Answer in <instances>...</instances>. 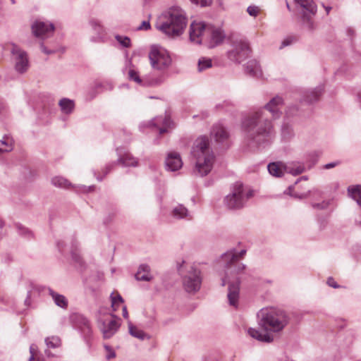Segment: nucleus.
<instances>
[{
	"label": "nucleus",
	"instance_id": "f257e3e1",
	"mask_svg": "<svg viewBox=\"0 0 361 361\" xmlns=\"http://www.w3.org/2000/svg\"><path fill=\"white\" fill-rule=\"evenodd\" d=\"M244 140L251 149L269 145L275 135L274 125L263 109L250 113L242 121Z\"/></svg>",
	"mask_w": 361,
	"mask_h": 361
},
{
	"label": "nucleus",
	"instance_id": "f03ea898",
	"mask_svg": "<svg viewBox=\"0 0 361 361\" xmlns=\"http://www.w3.org/2000/svg\"><path fill=\"white\" fill-rule=\"evenodd\" d=\"M258 325L265 332L255 328H249L248 334L253 338L264 343H270L274 336L270 334L281 331L288 323L286 312L276 308H264L257 313Z\"/></svg>",
	"mask_w": 361,
	"mask_h": 361
},
{
	"label": "nucleus",
	"instance_id": "7ed1b4c3",
	"mask_svg": "<svg viewBox=\"0 0 361 361\" xmlns=\"http://www.w3.org/2000/svg\"><path fill=\"white\" fill-rule=\"evenodd\" d=\"M191 155L195 159L192 173L195 176L203 177L210 173L215 161V155L210 146L207 136H199L193 142Z\"/></svg>",
	"mask_w": 361,
	"mask_h": 361
},
{
	"label": "nucleus",
	"instance_id": "20e7f679",
	"mask_svg": "<svg viewBox=\"0 0 361 361\" xmlns=\"http://www.w3.org/2000/svg\"><path fill=\"white\" fill-rule=\"evenodd\" d=\"M187 23L185 11L180 7L174 6L164 14L157 27L166 35L174 38L183 33Z\"/></svg>",
	"mask_w": 361,
	"mask_h": 361
},
{
	"label": "nucleus",
	"instance_id": "39448f33",
	"mask_svg": "<svg viewBox=\"0 0 361 361\" xmlns=\"http://www.w3.org/2000/svg\"><path fill=\"white\" fill-rule=\"evenodd\" d=\"M226 264V278L222 280V286H225L226 283L228 285V299L229 305L236 307L238 306V302L239 298L240 291V279L238 278L235 279L233 281H231L230 275L239 274L245 268V265L243 263L236 261L235 262H230L229 260L223 261Z\"/></svg>",
	"mask_w": 361,
	"mask_h": 361
},
{
	"label": "nucleus",
	"instance_id": "423d86ee",
	"mask_svg": "<svg viewBox=\"0 0 361 361\" xmlns=\"http://www.w3.org/2000/svg\"><path fill=\"white\" fill-rule=\"evenodd\" d=\"M252 196V190L245 189L242 183H236L233 186L231 192L226 196L224 203L228 209H240Z\"/></svg>",
	"mask_w": 361,
	"mask_h": 361
},
{
	"label": "nucleus",
	"instance_id": "0eeeda50",
	"mask_svg": "<svg viewBox=\"0 0 361 361\" xmlns=\"http://www.w3.org/2000/svg\"><path fill=\"white\" fill-rule=\"evenodd\" d=\"M149 59L152 67L158 71L168 69L172 63L168 51L162 48L152 47L149 53Z\"/></svg>",
	"mask_w": 361,
	"mask_h": 361
},
{
	"label": "nucleus",
	"instance_id": "6e6552de",
	"mask_svg": "<svg viewBox=\"0 0 361 361\" xmlns=\"http://www.w3.org/2000/svg\"><path fill=\"white\" fill-rule=\"evenodd\" d=\"M202 282L201 271L191 267L187 273L182 277L183 287L188 293H195L200 290Z\"/></svg>",
	"mask_w": 361,
	"mask_h": 361
},
{
	"label": "nucleus",
	"instance_id": "1a4fd4ad",
	"mask_svg": "<svg viewBox=\"0 0 361 361\" xmlns=\"http://www.w3.org/2000/svg\"><path fill=\"white\" fill-rule=\"evenodd\" d=\"M250 54V48L247 42L239 39L232 42V49L228 51L227 56L231 61L240 63L245 60Z\"/></svg>",
	"mask_w": 361,
	"mask_h": 361
},
{
	"label": "nucleus",
	"instance_id": "9d476101",
	"mask_svg": "<svg viewBox=\"0 0 361 361\" xmlns=\"http://www.w3.org/2000/svg\"><path fill=\"white\" fill-rule=\"evenodd\" d=\"M295 3L302 10V20L306 24L307 28L310 30H314V23L312 17L314 16L317 11V5L313 0H294Z\"/></svg>",
	"mask_w": 361,
	"mask_h": 361
},
{
	"label": "nucleus",
	"instance_id": "9b49d317",
	"mask_svg": "<svg viewBox=\"0 0 361 361\" xmlns=\"http://www.w3.org/2000/svg\"><path fill=\"white\" fill-rule=\"evenodd\" d=\"M117 155L118 157V159L115 162H112L109 164H108L106 166V171L105 175H107L111 169L114 168V165L118 164H121L123 166L125 167H129V166H137L138 165V160L137 158H135L131 153H130L128 151H126V149L123 148H118L116 149Z\"/></svg>",
	"mask_w": 361,
	"mask_h": 361
},
{
	"label": "nucleus",
	"instance_id": "f8f14e48",
	"mask_svg": "<svg viewBox=\"0 0 361 361\" xmlns=\"http://www.w3.org/2000/svg\"><path fill=\"white\" fill-rule=\"evenodd\" d=\"M11 53L13 56L16 71L20 73L26 72L29 67V61L26 51L18 45L13 44Z\"/></svg>",
	"mask_w": 361,
	"mask_h": 361
},
{
	"label": "nucleus",
	"instance_id": "ddd939ff",
	"mask_svg": "<svg viewBox=\"0 0 361 361\" xmlns=\"http://www.w3.org/2000/svg\"><path fill=\"white\" fill-rule=\"evenodd\" d=\"M111 319H99L98 321L103 337L106 339L112 337L120 326V324L117 321L118 318L114 314H111Z\"/></svg>",
	"mask_w": 361,
	"mask_h": 361
},
{
	"label": "nucleus",
	"instance_id": "4468645a",
	"mask_svg": "<svg viewBox=\"0 0 361 361\" xmlns=\"http://www.w3.org/2000/svg\"><path fill=\"white\" fill-rule=\"evenodd\" d=\"M73 326L78 329L85 338L92 335V330L90 321L82 314L74 313L71 316Z\"/></svg>",
	"mask_w": 361,
	"mask_h": 361
},
{
	"label": "nucleus",
	"instance_id": "2eb2a0df",
	"mask_svg": "<svg viewBox=\"0 0 361 361\" xmlns=\"http://www.w3.org/2000/svg\"><path fill=\"white\" fill-rule=\"evenodd\" d=\"M209 26L202 22L192 23L189 30L190 41L196 44H201L204 37L207 38Z\"/></svg>",
	"mask_w": 361,
	"mask_h": 361
},
{
	"label": "nucleus",
	"instance_id": "dca6fc26",
	"mask_svg": "<svg viewBox=\"0 0 361 361\" xmlns=\"http://www.w3.org/2000/svg\"><path fill=\"white\" fill-rule=\"evenodd\" d=\"M54 25L52 23L36 20L32 25V31L33 35L37 37L45 39L53 34Z\"/></svg>",
	"mask_w": 361,
	"mask_h": 361
},
{
	"label": "nucleus",
	"instance_id": "f3484780",
	"mask_svg": "<svg viewBox=\"0 0 361 361\" xmlns=\"http://www.w3.org/2000/svg\"><path fill=\"white\" fill-rule=\"evenodd\" d=\"M211 137L218 144L228 146L229 143V133L221 124L214 125L210 133Z\"/></svg>",
	"mask_w": 361,
	"mask_h": 361
},
{
	"label": "nucleus",
	"instance_id": "a211bd4d",
	"mask_svg": "<svg viewBox=\"0 0 361 361\" xmlns=\"http://www.w3.org/2000/svg\"><path fill=\"white\" fill-rule=\"evenodd\" d=\"M226 37L224 32L220 28L209 25L207 28V39H209V47H214L223 42Z\"/></svg>",
	"mask_w": 361,
	"mask_h": 361
},
{
	"label": "nucleus",
	"instance_id": "6ab92c4d",
	"mask_svg": "<svg viewBox=\"0 0 361 361\" xmlns=\"http://www.w3.org/2000/svg\"><path fill=\"white\" fill-rule=\"evenodd\" d=\"M283 106V99L281 97L276 96L273 97L265 106L264 109L271 113L274 119L281 117L282 114L281 109Z\"/></svg>",
	"mask_w": 361,
	"mask_h": 361
},
{
	"label": "nucleus",
	"instance_id": "aec40b11",
	"mask_svg": "<svg viewBox=\"0 0 361 361\" xmlns=\"http://www.w3.org/2000/svg\"><path fill=\"white\" fill-rule=\"evenodd\" d=\"M165 164L166 170L176 171L182 167L183 161L179 154L171 152L166 159Z\"/></svg>",
	"mask_w": 361,
	"mask_h": 361
},
{
	"label": "nucleus",
	"instance_id": "412c9836",
	"mask_svg": "<svg viewBox=\"0 0 361 361\" xmlns=\"http://www.w3.org/2000/svg\"><path fill=\"white\" fill-rule=\"evenodd\" d=\"M90 25L92 29L96 32L97 36L93 37L92 42H103L105 36V30L101 23L94 18L90 20Z\"/></svg>",
	"mask_w": 361,
	"mask_h": 361
},
{
	"label": "nucleus",
	"instance_id": "4be33fe9",
	"mask_svg": "<svg viewBox=\"0 0 361 361\" xmlns=\"http://www.w3.org/2000/svg\"><path fill=\"white\" fill-rule=\"evenodd\" d=\"M284 171L287 173L293 176H298L305 171V166L303 163L299 161H293L285 164Z\"/></svg>",
	"mask_w": 361,
	"mask_h": 361
},
{
	"label": "nucleus",
	"instance_id": "5701e85b",
	"mask_svg": "<svg viewBox=\"0 0 361 361\" xmlns=\"http://www.w3.org/2000/svg\"><path fill=\"white\" fill-rule=\"evenodd\" d=\"M245 71L247 74L252 77L261 78L262 77V71L256 60L249 61L245 67Z\"/></svg>",
	"mask_w": 361,
	"mask_h": 361
},
{
	"label": "nucleus",
	"instance_id": "b1692460",
	"mask_svg": "<svg viewBox=\"0 0 361 361\" xmlns=\"http://www.w3.org/2000/svg\"><path fill=\"white\" fill-rule=\"evenodd\" d=\"M323 91L322 87H317L314 90L306 91L304 94L302 100L307 104H312L319 100Z\"/></svg>",
	"mask_w": 361,
	"mask_h": 361
},
{
	"label": "nucleus",
	"instance_id": "393cba45",
	"mask_svg": "<svg viewBox=\"0 0 361 361\" xmlns=\"http://www.w3.org/2000/svg\"><path fill=\"white\" fill-rule=\"evenodd\" d=\"M135 279L137 281H149L152 276L150 274V267L147 264H141L137 272L135 274Z\"/></svg>",
	"mask_w": 361,
	"mask_h": 361
},
{
	"label": "nucleus",
	"instance_id": "a878e982",
	"mask_svg": "<svg viewBox=\"0 0 361 361\" xmlns=\"http://www.w3.org/2000/svg\"><path fill=\"white\" fill-rule=\"evenodd\" d=\"M128 78L130 80H133L136 83H137L140 85H142V86L153 85L157 82L156 80H149L147 78H141L139 76L138 73L133 69L129 70Z\"/></svg>",
	"mask_w": 361,
	"mask_h": 361
},
{
	"label": "nucleus",
	"instance_id": "bb28decb",
	"mask_svg": "<svg viewBox=\"0 0 361 361\" xmlns=\"http://www.w3.org/2000/svg\"><path fill=\"white\" fill-rule=\"evenodd\" d=\"M284 165L285 164L282 162H273L267 166V169L271 176L281 177L286 173L284 171Z\"/></svg>",
	"mask_w": 361,
	"mask_h": 361
},
{
	"label": "nucleus",
	"instance_id": "cd10ccee",
	"mask_svg": "<svg viewBox=\"0 0 361 361\" xmlns=\"http://www.w3.org/2000/svg\"><path fill=\"white\" fill-rule=\"evenodd\" d=\"M49 294L52 298L54 303L61 307V308H66L68 306V300L66 298V297L63 295H61L55 291H54L52 289L49 288Z\"/></svg>",
	"mask_w": 361,
	"mask_h": 361
},
{
	"label": "nucleus",
	"instance_id": "c85d7f7f",
	"mask_svg": "<svg viewBox=\"0 0 361 361\" xmlns=\"http://www.w3.org/2000/svg\"><path fill=\"white\" fill-rule=\"evenodd\" d=\"M59 105L61 107V111L66 114H71L75 106L73 101L67 98L61 99L59 102Z\"/></svg>",
	"mask_w": 361,
	"mask_h": 361
},
{
	"label": "nucleus",
	"instance_id": "c756f323",
	"mask_svg": "<svg viewBox=\"0 0 361 361\" xmlns=\"http://www.w3.org/2000/svg\"><path fill=\"white\" fill-rule=\"evenodd\" d=\"M246 252V250H242L240 252H233V251H229V252H226L225 254H224L222 255V260L223 261H227V260H229L230 262H235L236 261H238V259L240 257H242L243 256H244V255L245 254Z\"/></svg>",
	"mask_w": 361,
	"mask_h": 361
},
{
	"label": "nucleus",
	"instance_id": "7c9ffc66",
	"mask_svg": "<svg viewBox=\"0 0 361 361\" xmlns=\"http://www.w3.org/2000/svg\"><path fill=\"white\" fill-rule=\"evenodd\" d=\"M13 140L9 136L4 137L3 140H0V154L3 152H8L13 149Z\"/></svg>",
	"mask_w": 361,
	"mask_h": 361
},
{
	"label": "nucleus",
	"instance_id": "2f4dec72",
	"mask_svg": "<svg viewBox=\"0 0 361 361\" xmlns=\"http://www.w3.org/2000/svg\"><path fill=\"white\" fill-rule=\"evenodd\" d=\"M163 123V127L159 128V134H163L167 131V128H169L171 124V121L169 116H165L164 118L161 117L160 118H156L153 121V125L157 126L159 123Z\"/></svg>",
	"mask_w": 361,
	"mask_h": 361
},
{
	"label": "nucleus",
	"instance_id": "473e14b6",
	"mask_svg": "<svg viewBox=\"0 0 361 361\" xmlns=\"http://www.w3.org/2000/svg\"><path fill=\"white\" fill-rule=\"evenodd\" d=\"M172 215L177 219H183L189 216V212L188 209L183 204H178L173 208Z\"/></svg>",
	"mask_w": 361,
	"mask_h": 361
},
{
	"label": "nucleus",
	"instance_id": "72a5a7b5",
	"mask_svg": "<svg viewBox=\"0 0 361 361\" xmlns=\"http://www.w3.org/2000/svg\"><path fill=\"white\" fill-rule=\"evenodd\" d=\"M349 195L361 206V186L349 187L348 188Z\"/></svg>",
	"mask_w": 361,
	"mask_h": 361
},
{
	"label": "nucleus",
	"instance_id": "f704fd0d",
	"mask_svg": "<svg viewBox=\"0 0 361 361\" xmlns=\"http://www.w3.org/2000/svg\"><path fill=\"white\" fill-rule=\"evenodd\" d=\"M293 190H294V185H290L288 188V189L286 190V194H288L294 197H297V198H299V199H304V198H307L308 197L310 194H311V190L308 189L307 191H304V192H293Z\"/></svg>",
	"mask_w": 361,
	"mask_h": 361
},
{
	"label": "nucleus",
	"instance_id": "c9c22d12",
	"mask_svg": "<svg viewBox=\"0 0 361 361\" xmlns=\"http://www.w3.org/2000/svg\"><path fill=\"white\" fill-rule=\"evenodd\" d=\"M128 327H129V333L133 337L139 338L140 340H144L147 337L146 334L142 330L137 329L136 326H133L131 323H129Z\"/></svg>",
	"mask_w": 361,
	"mask_h": 361
},
{
	"label": "nucleus",
	"instance_id": "e433bc0d",
	"mask_svg": "<svg viewBox=\"0 0 361 361\" xmlns=\"http://www.w3.org/2000/svg\"><path fill=\"white\" fill-rule=\"evenodd\" d=\"M51 183L59 188H67L71 185V183L61 176H56L51 179Z\"/></svg>",
	"mask_w": 361,
	"mask_h": 361
},
{
	"label": "nucleus",
	"instance_id": "4c0bfd02",
	"mask_svg": "<svg viewBox=\"0 0 361 361\" xmlns=\"http://www.w3.org/2000/svg\"><path fill=\"white\" fill-rule=\"evenodd\" d=\"M212 62L210 59L202 57L198 61L197 69L199 72H202L204 70L211 68Z\"/></svg>",
	"mask_w": 361,
	"mask_h": 361
},
{
	"label": "nucleus",
	"instance_id": "58836bf2",
	"mask_svg": "<svg viewBox=\"0 0 361 361\" xmlns=\"http://www.w3.org/2000/svg\"><path fill=\"white\" fill-rule=\"evenodd\" d=\"M111 307L113 308L114 311H116L118 306L123 303L124 300L121 295L118 293H117L116 295H114V293H112L111 294Z\"/></svg>",
	"mask_w": 361,
	"mask_h": 361
},
{
	"label": "nucleus",
	"instance_id": "ea45409f",
	"mask_svg": "<svg viewBox=\"0 0 361 361\" xmlns=\"http://www.w3.org/2000/svg\"><path fill=\"white\" fill-rule=\"evenodd\" d=\"M281 133L283 138H290L293 135V130L291 125L284 123L281 127Z\"/></svg>",
	"mask_w": 361,
	"mask_h": 361
},
{
	"label": "nucleus",
	"instance_id": "a19ab883",
	"mask_svg": "<svg viewBox=\"0 0 361 361\" xmlns=\"http://www.w3.org/2000/svg\"><path fill=\"white\" fill-rule=\"evenodd\" d=\"M115 39L123 47L129 48L131 46L130 39L127 36L116 35Z\"/></svg>",
	"mask_w": 361,
	"mask_h": 361
},
{
	"label": "nucleus",
	"instance_id": "79ce46f5",
	"mask_svg": "<svg viewBox=\"0 0 361 361\" xmlns=\"http://www.w3.org/2000/svg\"><path fill=\"white\" fill-rule=\"evenodd\" d=\"M48 348H55L61 344V340L58 336H51L45 339Z\"/></svg>",
	"mask_w": 361,
	"mask_h": 361
},
{
	"label": "nucleus",
	"instance_id": "37998d69",
	"mask_svg": "<svg viewBox=\"0 0 361 361\" xmlns=\"http://www.w3.org/2000/svg\"><path fill=\"white\" fill-rule=\"evenodd\" d=\"M71 257L73 261L75 263L78 267H82L83 265V262L80 255L75 250L71 251Z\"/></svg>",
	"mask_w": 361,
	"mask_h": 361
},
{
	"label": "nucleus",
	"instance_id": "c03bdc74",
	"mask_svg": "<svg viewBox=\"0 0 361 361\" xmlns=\"http://www.w3.org/2000/svg\"><path fill=\"white\" fill-rule=\"evenodd\" d=\"M40 48H41V50L43 53L47 54V55H49V54H55L56 53L59 49H48L44 44L43 42H42L40 44Z\"/></svg>",
	"mask_w": 361,
	"mask_h": 361
},
{
	"label": "nucleus",
	"instance_id": "a18cd8bd",
	"mask_svg": "<svg viewBox=\"0 0 361 361\" xmlns=\"http://www.w3.org/2000/svg\"><path fill=\"white\" fill-rule=\"evenodd\" d=\"M259 8L256 6H250L247 8V12L252 17H256L259 13Z\"/></svg>",
	"mask_w": 361,
	"mask_h": 361
},
{
	"label": "nucleus",
	"instance_id": "49530a36",
	"mask_svg": "<svg viewBox=\"0 0 361 361\" xmlns=\"http://www.w3.org/2000/svg\"><path fill=\"white\" fill-rule=\"evenodd\" d=\"M190 1L194 4L204 7L210 5L212 0H190Z\"/></svg>",
	"mask_w": 361,
	"mask_h": 361
},
{
	"label": "nucleus",
	"instance_id": "de8ad7c7",
	"mask_svg": "<svg viewBox=\"0 0 361 361\" xmlns=\"http://www.w3.org/2000/svg\"><path fill=\"white\" fill-rule=\"evenodd\" d=\"M151 27L149 20H144L141 25L137 27L139 30H148Z\"/></svg>",
	"mask_w": 361,
	"mask_h": 361
},
{
	"label": "nucleus",
	"instance_id": "09e8293b",
	"mask_svg": "<svg viewBox=\"0 0 361 361\" xmlns=\"http://www.w3.org/2000/svg\"><path fill=\"white\" fill-rule=\"evenodd\" d=\"M37 350V346L35 344H32L30 346V353L31 354L29 361H33L35 359V355Z\"/></svg>",
	"mask_w": 361,
	"mask_h": 361
},
{
	"label": "nucleus",
	"instance_id": "8fccbe9b",
	"mask_svg": "<svg viewBox=\"0 0 361 361\" xmlns=\"http://www.w3.org/2000/svg\"><path fill=\"white\" fill-rule=\"evenodd\" d=\"M104 348H105L106 350V351L108 352V353H109V354L106 355V358H107L108 360H110V359H111V358L115 357V356H116V353H115V352L112 350V348H111L110 346H109V345H104Z\"/></svg>",
	"mask_w": 361,
	"mask_h": 361
},
{
	"label": "nucleus",
	"instance_id": "3c124183",
	"mask_svg": "<svg viewBox=\"0 0 361 361\" xmlns=\"http://www.w3.org/2000/svg\"><path fill=\"white\" fill-rule=\"evenodd\" d=\"M16 227L20 235H27L30 233V232L26 228L23 227L22 225L18 224Z\"/></svg>",
	"mask_w": 361,
	"mask_h": 361
},
{
	"label": "nucleus",
	"instance_id": "603ef678",
	"mask_svg": "<svg viewBox=\"0 0 361 361\" xmlns=\"http://www.w3.org/2000/svg\"><path fill=\"white\" fill-rule=\"evenodd\" d=\"M314 208L324 209L327 208L328 202H322V203H317L312 204Z\"/></svg>",
	"mask_w": 361,
	"mask_h": 361
},
{
	"label": "nucleus",
	"instance_id": "864d4df0",
	"mask_svg": "<svg viewBox=\"0 0 361 361\" xmlns=\"http://www.w3.org/2000/svg\"><path fill=\"white\" fill-rule=\"evenodd\" d=\"M327 284L332 287V288H337L339 287V286L338 285V283L334 281V279L331 277H329L328 279H327Z\"/></svg>",
	"mask_w": 361,
	"mask_h": 361
},
{
	"label": "nucleus",
	"instance_id": "5fc2aeb1",
	"mask_svg": "<svg viewBox=\"0 0 361 361\" xmlns=\"http://www.w3.org/2000/svg\"><path fill=\"white\" fill-rule=\"evenodd\" d=\"M338 164H339L338 161L331 162V163L325 164L324 166V169H332V168L338 166Z\"/></svg>",
	"mask_w": 361,
	"mask_h": 361
},
{
	"label": "nucleus",
	"instance_id": "6e6d98bb",
	"mask_svg": "<svg viewBox=\"0 0 361 361\" xmlns=\"http://www.w3.org/2000/svg\"><path fill=\"white\" fill-rule=\"evenodd\" d=\"M292 43V39H290V38H287L286 39H284L282 43H281V46L280 47V49H282L283 47H286V46H288L290 45V44Z\"/></svg>",
	"mask_w": 361,
	"mask_h": 361
},
{
	"label": "nucleus",
	"instance_id": "4d7b16f0",
	"mask_svg": "<svg viewBox=\"0 0 361 361\" xmlns=\"http://www.w3.org/2000/svg\"><path fill=\"white\" fill-rule=\"evenodd\" d=\"M122 313H123V317L125 319H128V310H127L126 306H123V308H122Z\"/></svg>",
	"mask_w": 361,
	"mask_h": 361
},
{
	"label": "nucleus",
	"instance_id": "13d9d810",
	"mask_svg": "<svg viewBox=\"0 0 361 361\" xmlns=\"http://www.w3.org/2000/svg\"><path fill=\"white\" fill-rule=\"evenodd\" d=\"M63 242L59 241L57 243V247L60 252H63Z\"/></svg>",
	"mask_w": 361,
	"mask_h": 361
},
{
	"label": "nucleus",
	"instance_id": "bf43d9fd",
	"mask_svg": "<svg viewBox=\"0 0 361 361\" xmlns=\"http://www.w3.org/2000/svg\"><path fill=\"white\" fill-rule=\"evenodd\" d=\"M105 171H106V169L104 171V176H97V174H94V176H96V178L97 179V180L102 181L103 180L104 177L106 176Z\"/></svg>",
	"mask_w": 361,
	"mask_h": 361
},
{
	"label": "nucleus",
	"instance_id": "052dcab7",
	"mask_svg": "<svg viewBox=\"0 0 361 361\" xmlns=\"http://www.w3.org/2000/svg\"><path fill=\"white\" fill-rule=\"evenodd\" d=\"M302 180H308L307 176H302L301 178H300L299 179L297 180V181L295 182V184H298V182H300Z\"/></svg>",
	"mask_w": 361,
	"mask_h": 361
},
{
	"label": "nucleus",
	"instance_id": "680f3d73",
	"mask_svg": "<svg viewBox=\"0 0 361 361\" xmlns=\"http://www.w3.org/2000/svg\"><path fill=\"white\" fill-rule=\"evenodd\" d=\"M4 109V104L0 101V113Z\"/></svg>",
	"mask_w": 361,
	"mask_h": 361
},
{
	"label": "nucleus",
	"instance_id": "e2e57ef3",
	"mask_svg": "<svg viewBox=\"0 0 361 361\" xmlns=\"http://www.w3.org/2000/svg\"><path fill=\"white\" fill-rule=\"evenodd\" d=\"M30 292H28V293H27V298H26V299H25V302L26 304L27 303L28 300L30 299Z\"/></svg>",
	"mask_w": 361,
	"mask_h": 361
},
{
	"label": "nucleus",
	"instance_id": "0e129e2a",
	"mask_svg": "<svg viewBox=\"0 0 361 361\" xmlns=\"http://www.w3.org/2000/svg\"><path fill=\"white\" fill-rule=\"evenodd\" d=\"M4 226V222L1 219H0V228H3Z\"/></svg>",
	"mask_w": 361,
	"mask_h": 361
},
{
	"label": "nucleus",
	"instance_id": "69168bd1",
	"mask_svg": "<svg viewBox=\"0 0 361 361\" xmlns=\"http://www.w3.org/2000/svg\"><path fill=\"white\" fill-rule=\"evenodd\" d=\"M107 85H108L109 90H112L113 89V85L111 83H108Z\"/></svg>",
	"mask_w": 361,
	"mask_h": 361
},
{
	"label": "nucleus",
	"instance_id": "338daca9",
	"mask_svg": "<svg viewBox=\"0 0 361 361\" xmlns=\"http://www.w3.org/2000/svg\"><path fill=\"white\" fill-rule=\"evenodd\" d=\"M331 7H326L325 9L326 11V13H329V11L331 10Z\"/></svg>",
	"mask_w": 361,
	"mask_h": 361
},
{
	"label": "nucleus",
	"instance_id": "774afa93",
	"mask_svg": "<svg viewBox=\"0 0 361 361\" xmlns=\"http://www.w3.org/2000/svg\"><path fill=\"white\" fill-rule=\"evenodd\" d=\"M11 3L14 4L16 3L15 0H11Z\"/></svg>",
	"mask_w": 361,
	"mask_h": 361
}]
</instances>
